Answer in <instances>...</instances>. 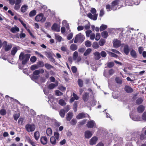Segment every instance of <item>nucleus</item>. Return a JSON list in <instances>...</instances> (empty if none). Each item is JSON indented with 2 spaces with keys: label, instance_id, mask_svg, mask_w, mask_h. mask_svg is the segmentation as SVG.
I'll list each match as a JSON object with an SVG mask.
<instances>
[{
  "label": "nucleus",
  "instance_id": "nucleus-1",
  "mask_svg": "<svg viewBox=\"0 0 146 146\" xmlns=\"http://www.w3.org/2000/svg\"><path fill=\"white\" fill-rule=\"evenodd\" d=\"M30 57L29 54H25L24 53L21 52L19 55V58L20 60H23L22 64H25L29 60Z\"/></svg>",
  "mask_w": 146,
  "mask_h": 146
},
{
  "label": "nucleus",
  "instance_id": "nucleus-2",
  "mask_svg": "<svg viewBox=\"0 0 146 146\" xmlns=\"http://www.w3.org/2000/svg\"><path fill=\"white\" fill-rule=\"evenodd\" d=\"M85 37L81 33H80L76 35L74 40V42L76 43L78 42L82 43L84 40Z\"/></svg>",
  "mask_w": 146,
  "mask_h": 146
},
{
  "label": "nucleus",
  "instance_id": "nucleus-3",
  "mask_svg": "<svg viewBox=\"0 0 146 146\" xmlns=\"http://www.w3.org/2000/svg\"><path fill=\"white\" fill-rule=\"evenodd\" d=\"M35 20L37 22L40 21L41 23H44L46 20V18L44 17L43 14L40 13L37 15L35 17Z\"/></svg>",
  "mask_w": 146,
  "mask_h": 146
},
{
  "label": "nucleus",
  "instance_id": "nucleus-4",
  "mask_svg": "<svg viewBox=\"0 0 146 146\" xmlns=\"http://www.w3.org/2000/svg\"><path fill=\"white\" fill-rule=\"evenodd\" d=\"M25 128L28 132H31L35 131V126L34 124L28 123L25 125Z\"/></svg>",
  "mask_w": 146,
  "mask_h": 146
},
{
  "label": "nucleus",
  "instance_id": "nucleus-5",
  "mask_svg": "<svg viewBox=\"0 0 146 146\" xmlns=\"http://www.w3.org/2000/svg\"><path fill=\"white\" fill-rule=\"evenodd\" d=\"M44 72V70L42 69H41L39 70H36L34 71L33 74L34 75L32 77V79H36L38 77L35 75H37L40 73L42 74Z\"/></svg>",
  "mask_w": 146,
  "mask_h": 146
},
{
  "label": "nucleus",
  "instance_id": "nucleus-6",
  "mask_svg": "<svg viewBox=\"0 0 146 146\" xmlns=\"http://www.w3.org/2000/svg\"><path fill=\"white\" fill-rule=\"evenodd\" d=\"M4 48L5 51L7 52L10 50L13 46L11 44H7V42L6 41L3 42Z\"/></svg>",
  "mask_w": 146,
  "mask_h": 146
},
{
  "label": "nucleus",
  "instance_id": "nucleus-7",
  "mask_svg": "<svg viewBox=\"0 0 146 146\" xmlns=\"http://www.w3.org/2000/svg\"><path fill=\"white\" fill-rule=\"evenodd\" d=\"M113 46L115 48H118L121 45V42L120 40L117 39H115L113 41Z\"/></svg>",
  "mask_w": 146,
  "mask_h": 146
},
{
  "label": "nucleus",
  "instance_id": "nucleus-8",
  "mask_svg": "<svg viewBox=\"0 0 146 146\" xmlns=\"http://www.w3.org/2000/svg\"><path fill=\"white\" fill-rule=\"evenodd\" d=\"M98 140L97 137L94 136L89 141L90 144L91 145H93L95 144Z\"/></svg>",
  "mask_w": 146,
  "mask_h": 146
},
{
  "label": "nucleus",
  "instance_id": "nucleus-9",
  "mask_svg": "<svg viewBox=\"0 0 146 146\" xmlns=\"http://www.w3.org/2000/svg\"><path fill=\"white\" fill-rule=\"evenodd\" d=\"M87 16L91 19L94 20H96L97 18L98 14H94L92 15L91 13H89L87 14Z\"/></svg>",
  "mask_w": 146,
  "mask_h": 146
},
{
  "label": "nucleus",
  "instance_id": "nucleus-10",
  "mask_svg": "<svg viewBox=\"0 0 146 146\" xmlns=\"http://www.w3.org/2000/svg\"><path fill=\"white\" fill-rule=\"evenodd\" d=\"M87 126L89 128H92L96 126V123L94 121L92 120H90L89 121L87 124Z\"/></svg>",
  "mask_w": 146,
  "mask_h": 146
},
{
  "label": "nucleus",
  "instance_id": "nucleus-11",
  "mask_svg": "<svg viewBox=\"0 0 146 146\" xmlns=\"http://www.w3.org/2000/svg\"><path fill=\"white\" fill-rule=\"evenodd\" d=\"M86 116H89L87 114L82 113H79L76 116V118L78 119H80L86 117Z\"/></svg>",
  "mask_w": 146,
  "mask_h": 146
},
{
  "label": "nucleus",
  "instance_id": "nucleus-12",
  "mask_svg": "<svg viewBox=\"0 0 146 146\" xmlns=\"http://www.w3.org/2000/svg\"><path fill=\"white\" fill-rule=\"evenodd\" d=\"M40 140L41 143L43 145H46L47 143V138L45 136L42 137L40 138Z\"/></svg>",
  "mask_w": 146,
  "mask_h": 146
},
{
  "label": "nucleus",
  "instance_id": "nucleus-13",
  "mask_svg": "<svg viewBox=\"0 0 146 146\" xmlns=\"http://www.w3.org/2000/svg\"><path fill=\"white\" fill-rule=\"evenodd\" d=\"M92 135V133L89 131H87L85 132V137L86 139L90 138Z\"/></svg>",
  "mask_w": 146,
  "mask_h": 146
},
{
  "label": "nucleus",
  "instance_id": "nucleus-14",
  "mask_svg": "<svg viewBox=\"0 0 146 146\" xmlns=\"http://www.w3.org/2000/svg\"><path fill=\"white\" fill-rule=\"evenodd\" d=\"M137 110L139 113H142L145 110V107L143 105H140L138 107Z\"/></svg>",
  "mask_w": 146,
  "mask_h": 146
},
{
  "label": "nucleus",
  "instance_id": "nucleus-15",
  "mask_svg": "<svg viewBox=\"0 0 146 146\" xmlns=\"http://www.w3.org/2000/svg\"><path fill=\"white\" fill-rule=\"evenodd\" d=\"M89 97V93L85 92L82 96V99L84 101H86L88 100Z\"/></svg>",
  "mask_w": 146,
  "mask_h": 146
},
{
  "label": "nucleus",
  "instance_id": "nucleus-16",
  "mask_svg": "<svg viewBox=\"0 0 146 146\" xmlns=\"http://www.w3.org/2000/svg\"><path fill=\"white\" fill-rule=\"evenodd\" d=\"M58 85V83L56 82L55 84L53 83H51L49 84L48 86V88L50 89H52L54 88L55 87Z\"/></svg>",
  "mask_w": 146,
  "mask_h": 146
},
{
  "label": "nucleus",
  "instance_id": "nucleus-17",
  "mask_svg": "<svg viewBox=\"0 0 146 146\" xmlns=\"http://www.w3.org/2000/svg\"><path fill=\"white\" fill-rule=\"evenodd\" d=\"M52 29L53 30L57 32H59L60 31L59 28L57 24H54L52 27Z\"/></svg>",
  "mask_w": 146,
  "mask_h": 146
},
{
  "label": "nucleus",
  "instance_id": "nucleus-18",
  "mask_svg": "<svg viewBox=\"0 0 146 146\" xmlns=\"http://www.w3.org/2000/svg\"><path fill=\"white\" fill-rule=\"evenodd\" d=\"M73 113L71 112H69L66 115V119L68 121H70L73 117Z\"/></svg>",
  "mask_w": 146,
  "mask_h": 146
},
{
  "label": "nucleus",
  "instance_id": "nucleus-19",
  "mask_svg": "<svg viewBox=\"0 0 146 146\" xmlns=\"http://www.w3.org/2000/svg\"><path fill=\"white\" fill-rule=\"evenodd\" d=\"M125 90L126 92L128 93H130L133 92L132 88L130 86H126L125 88Z\"/></svg>",
  "mask_w": 146,
  "mask_h": 146
},
{
  "label": "nucleus",
  "instance_id": "nucleus-20",
  "mask_svg": "<svg viewBox=\"0 0 146 146\" xmlns=\"http://www.w3.org/2000/svg\"><path fill=\"white\" fill-rule=\"evenodd\" d=\"M130 54L131 56L134 58H136L137 57V53L133 50H132L131 51Z\"/></svg>",
  "mask_w": 146,
  "mask_h": 146
},
{
  "label": "nucleus",
  "instance_id": "nucleus-21",
  "mask_svg": "<svg viewBox=\"0 0 146 146\" xmlns=\"http://www.w3.org/2000/svg\"><path fill=\"white\" fill-rule=\"evenodd\" d=\"M50 141L52 145H55L56 144V139L54 136H52L50 138Z\"/></svg>",
  "mask_w": 146,
  "mask_h": 146
},
{
  "label": "nucleus",
  "instance_id": "nucleus-22",
  "mask_svg": "<svg viewBox=\"0 0 146 146\" xmlns=\"http://www.w3.org/2000/svg\"><path fill=\"white\" fill-rule=\"evenodd\" d=\"M19 31V29L18 27H13L12 28L10 31L13 33H15L16 32H18Z\"/></svg>",
  "mask_w": 146,
  "mask_h": 146
},
{
  "label": "nucleus",
  "instance_id": "nucleus-23",
  "mask_svg": "<svg viewBox=\"0 0 146 146\" xmlns=\"http://www.w3.org/2000/svg\"><path fill=\"white\" fill-rule=\"evenodd\" d=\"M123 51L126 55H128L129 53V47L128 45H126L124 46L123 49Z\"/></svg>",
  "mask_w": 146,
  "mask_h": 146
},
{
  "label": "nucleus",
  "instance_id": "nucleus-24",
  "mask_svg": "<svg viewBox=\"0 0 146 146\" xmlns=\"http://www.w3.org/2000/svg\"><path fill=\"white\" fill-rule=\"evenodd\" d=\"M28 9V6L26 5H23L21 9V12L23 13L25 12Z\"/></svg>",
  "mask_w": 146,
  "mask_h": 146
},
{
  "label": "nucleus",
  "instance_id": "nucleus-25",
  "mask_svg": "<svg viewBox=\"0 0 146 146\" xmlns=\"http://www.w3.org/2000/svg\"><path fill=\"white\" fill-rule=\"evenodd\" d=\"M52 130L50 128H48L46 129V133L47 136H51L52 135Z\"/></svg>",
  "mask_w": 146,
  "mask_h": 146
},
{
  "label": "nucleus",
  "instance_id": "nucleus-26",
  "mask_svg": "<svg viewBox=\"0 0 146 146\" xmlns=\"http://www.w3.org/2000/svg\"><path fill=\"white\" fill-rule=\"evenodd\" d=\"M95 56V58L96 60H98L100 58V53L98 52H96L94 53Z\"/></svg>",
  "mask_w": 146,
  "mask_h": 146
},
{
  "label": "nucleus",
  "instance_id": "nucleus-27",
  "mask_svg": "<svg viewBox=\"0 0 146 146\" xmlns=\"http://www.w3.org/2000/svg\"><path fill=\"white\" fill-rule=\"evenodd\" d=\"M34 137L36 141L38 140L40 137V134L38 132H35L34 133Z\"/></svg>",
  "mask_w": 146,
  "mask_h": 146
},
{
  "label": "nucleus",
  "instance_id": "nucleus-28",
  "mask_svg": "<svg viewBox=\"0 0 146 146\" xmlns=\"http://www.w3.org/2000/svg\"><path fill=\"white\" fill-rule=\"evenodd\" d=\"M78 48L77 45L75 44H72L70 46V49L72 51H75Z\"/></svg>",
  "mask_w": 146,
  "mask_h": 146
},
{
  "label": "nucleus",
  "instance_id": "nucleus-29",
  "mask_svg": "<svg viewBox=\"0 0 146 146\" xmlns=\"http://www.w3.org/2000/svg\"><path fill=\"white\" fill-rule=\"evenodd\" d=\"M18 49L16 47H13L11 51V54L14 56L17 51Z\"/></svg>",
  "mask_w": 146,
  "mask_h": 146
},
{
  "label": "nucleus",
  "instance_id": "nucleus-30",
  "mask_svg": "<svg viewBox=\"0 0 146 146\" xmlns=\"http://www.w3.org/2000/svg\"><path fill=\"white\" fill-rule=\"evenodd\" d=\"M121 3L120 1L119 0H115L112 3V4L114 5L115 6L118 7L119 5Z\"/></svg>",
  "mask_w": 146,
  "mask_h": 146
},
{
  "label": "nucleus",
  "instance_id": "nucleus-31",
  "mask_svg": "<svg viewBox=\"0 0 146 146\" xmlns=\"http://www.w3.org/2000/svg\"><path fill=\"white\" fill-rule=\"evenodd\" d=\"M54 35L55 39L59 42H60L62 40V38L60 36L56 34H55Z\"/></svg>",
  "mask_w": 146,
  "mask_h": 146
},
{
  "label": "nucleus",
  "instance_id": "nucleus-32",
  "mask_svg": "<svg viewBox=\"0 0 146 146\" xmlns=\"http://www.w3.org/2000/svg\"><path fill=\"white\" fill-rule=\"evenodd\" d=\"M101 35L103 38H106L108 36V33L106 31H104L102 33Z\"/></svg>",
  "mask_w": 146,
  "mask_h": 146
},
{
  "label": "nucleus",
  "instance_id": "nucleus-33",
  "mask_svg": "<svg viewBox=\"0 0 146 146\" xmlns=\"http://www.w3.org/2000/svg\"><path fill=\"white\" fill-rule=\"evenodd\" d=\"M36 11L35 10H33L31 11L29 13V17H31L35 16L36 14Z\"/></svg>",
  "mask_w": 146,
  "mask_h": 146
},
{
  "label": "nucleus",
  "instance_id": "nucleus-34",
  "mask_svg": "<svg viewBox=\"0 0 146 146\" xmlns=\"http://www.w3.org/2000/svg\"><path fill=\"white\" fill-rule=\"evenodd\" d=\"M78 53L77 51H75L73 54V59L74 60H76L77 58Z\"/></svg>",
  "mask_w": 146,
  "mask_h": 146
},
{
  "label": "nucleus",
  "instance_id": "nucleus-35",
  "mask_svg": "<svg viewBox=\"0 0 146 146\" xmlns=\"http://www.w3.org/2000/svg\"><path fill=\"white\" fill-rule=\"evenodd\" d=\"M58 104L61 106H65L66 103L64 101L63 99H60L59 100L58 102Z\"/></svg>",
  "mask_w": 146,
  "mask_h": 146
},
{
  "label": "nucleus",
  "instance_id": "nucleus-36",
  "mask_svg": "<svg viewBox=\"0 0 146 146\" xmlns=\"http://www.w3.org/2000/svg\"><path fill=\"white\" fill-rule=\"evenodd\" d=\"M92 51V49L90 48H88L84 53V55L85 56L89 54Z\"/></svg>",
  "mask_w": 146,
  "mask_h": 146
},
{
  "label": "nucleus",
  "instance_id": "nucleus-37",
  "mask_svg": "<svg viewBox=\"0 0 146 146\" xmlns=\"http://www.w3.org/2000/svg\"><path fill=\"white\" fill-rule=\"evenodd\" d=\"M59 114L62 117H64L65 115V111L64 110H61Z\"/></svg>",
  "mask_w": 146,
  "mask_h": 146
},
{
  "label": "nucleus",
  "instance_id": "nucleus-38",
  "mask_svg": "<svg viewBox=\"0 0 146 146\" xmlns=\"http://www.w3.org/2000/svg\"><path fill=\"white\" fill-rule=\"evenodd\" d=\"M107 27V26L106 25H102L100 27V31H103L106 29Z\"/></svg>",
  "mask_w": 146,
  "mask_h": 146
},
{
  "label": "nucleus",
  "instance_id": "nucleus-39",
  "mask_svg": "<svg viewBox=\"0 0 146 146\" xmlns=\"http://www.w3.org/2000/svg\"><path fill=\"white\" fill-rule=\"evenodd\" d=\"M91 45V42L90 40H88L85 42V45L87 47H90Z\"/></svg>",
  "mask_w": 146,
  "mask_h": 146
},
{
  "label": "nucleus",
  "instance_id": "nucleus-40",
  "mask_svg": "<svg viewBox=\"0 0 146 146\" xmlns=\"http://www.w3.org/2000/svg\"><path fill=\"white\" fill-rule=\"evenodd\" d=\"M132 119L135 121H139L141 120V118L140 117L138 116H135L132 118Z\"/></svg>",
  "mask_w": 146,
  "mask_h": 146
},
{
  "label": "nucleus",
  "instance_id": "nucleus-41",
  "mask_svg": "<svg viewBox=\"0 0 146 146\" xmlns=\"http://www.w3.org/2000/svg\"><path fill=\"white\" fill-rule=\"evenodd\" d=\"M62 24L64 26H65L67 30H69V26L68 24L66 23V21L65 20H64L62 21Z\"/></svg>",
  "mask_w": 146,
  "mask_h": 146
},
{
  "label": "nucleus",
  "instance_id": "nucleus-42",
  "mask_svg": "<svg viewBox=\"0 0 146 146\" xmlns=\"http://www.w3.org/2000/svg\"><path fill=\"white\" fill-rule=\"evenodd\" d=\"M92 47L94 48H98L99 47V46L98 42H94L93 44Z\"/></svg>",
  "mask_w": 146,
  "mask_h": 146
},
{
  "label": "nucleus",
  "instance_id": "nucleus-43",
  "mask_svg": "<svg viewBox=\"0 0 146 146\" xmlns=\"http://www.w3.org/2000/svg\"><path fill=\"white\" fill-rule=\"evenodd\" d=\"M44 66L48 69H50L51 68H53V67L52 65L48 63L45 64L44 65Z\"/></svg>",
  "mask_w": 146,
  "mask_h": 146
},
{
  "label": "nucleus",
  "instance_id": "nucleus-44",
  "mask_svg": "<svg viewBox=\"0 0 146 146\" xmlns=\"http://www.w3.org/2000/svg\"><path fill=\"white\" fill-rule=\"evenodd\" d=\"M78 83L79 86L80 87H82L83 85V82L81 79H79L78 80Z\"/></svg>",
  "mask_w": 146,
  "mask_h": 146
},
{
  "label": "nucleus",
  "instance_id": "nucleus-45",
  "mask_svg": "<svg viewBox=\"0 0 146 146\" xmlns=\"http://www.w3.org/2000/svg\"><path fill=\"white\" fill-rule=\"evenodd\" d=\"M92 33V31L90 30H87L86 31V36L87 37H89L90 35V34H91Z\"/></svg>",
  "mask_w": 146,
  "mask_h": 146
},
{
  "label": "nucleus",
  "instance_id": "nucleus-46",
  "mask_svg": "<svg viewBox=\"0 0 146 146\" xmlns=\"http://www.w3.org/2000/svg\"><path fill=\"white\" fill-rule=\"evenodd\" d=\"M116 82L119 84H121L122 83V80L121 79L118 77H116L115 79Z\"/></svg>",
  "mask_w": 146,
  "mask_h": 146
},
{
  "label": "nucleus",
  "instance_id": "nucleus-47",
  "mask_svg": "<svg viewBox=\"0 0 146 146\" xmlns=\"http://www.w3.org/2000/svg\"><path fill=\"white\" fill-rule=\"evenodd\" d=\"M54 135L55 137V139L57 140H58L59 136V134L57 132H55L54 133Z\"/></svg>",
  "mask_w": 146,
  "mask_h": 146
},
{
  "label": "nucleus",
  "instance_id": "nucleus-48",
  "mask_svg": "<svg viewBox=\"0 0 146 146\" xmlns=\"http://www.w3.org/2000/svg\"><path fill=\"white\" fill-rule=\"evenodd\" d=\"M108 54L111 56V57L117 58V56L115 54L113 53L110 52H108Z\"/></svg>",
  "mask_w": 146,
  "mask_h": 146
},
{
  "label": "nucleus",
  "instance_id": "nucleus-49",
  "mask_svg": "<svg viewBox=\"0 0 146 146\" xmlns=\"http://www.w3.org/2000/svg\"><path fill=\"white\" fill-rule=\"evenodd\" d=\"M143 100L141 98H139L137 99L136 101V103L137 104H140L142 103Z\"/></svg>",
  "mask_w": 146,
  "mask_h": 146
},
{
  "label": "nucleus",
  "instance_id": "nucleus-50",
  "mask_svg": "<svg viewBox=\"0 0 146 146\" xmlns=\"http://www.w3.org/2000/svg\"><path fill=\"white\" fill-rule=\"evenodd\" d=\"M73 33H70L67 36V38L68 40H70L73 37Z\"/></svg>",
  "mask_w": 146,
  "mask_h": 146
},
{
  "label": "nucleus",
  "instance_id": "nucleus-51",
  "mask_svg": "<svg viewBox=\"0 0 146 146\" xmlns=\"http://www.w3.org/2000/svg\"><path fill=\"white\" fill-rule=\"evenodd\" d=\"M142 119L144 121H146V111L144 112L142 114Z\"/></svg>",
  "mask_w": 146,
  "mask_h": 146
},
{
  "label": "nucleus",
  "instance_id": "nucleus-52",
  "mask_svg": "<svg viewBox=\"0 0 146 146\" xmlns=\"http://www.w3.org/2000/svg\"><path fill=\"white\" fill-rule=\"evenodd\" d=\"M48 98L49 101L51 103L53 102L54 100L55 99L54 97L52 96H50L48 97Z\"/></svg>",
  "mask_w": 146,
  "mask_h": 146
},
{
  "label": "nucleus",
  "instance_id": "nucleus-53",
  "mask_svg": "<svg viewBox=\"0 0 146 146\" xmlns=\"http://www.w3.org/2000/svg\"><path fill=\"white\" fill-rule=\"evenodd\" d=\"M0 113L2 115H5L6 113V111L4 109H1L0 111Z\"/></svg>",
  "mask_w": 146,
  "mask_h": 146
},
{
  "label": "nucleus",
  "instance_id": "nucleus-54",
  "mask_svg": "<svg viewBox=\"0 0 146 146\" xmlns=\"http://www.w3.org/2000/svg\"><path fill=\"white\" fill-rule=\"evenodd\" d=\"M38 68L37 65L35 64L31 66V70H34Z\"/></svg>",
  "mask_w": 146,
  "mask_h": 146
},
{
  "label": "nucleus",
  "instance_id": "nucleus-55",
  "mask_svg": "<svg viewBox=\"0 0 146 146\" xmlns=\"http://www.w3.org/2000/svg\"><path fill=\"white\" fill-rule=\"evenodd\" d=\"M30 60L31 62L34 63L36 60V57L35 56H32L30 58Z\"/></svg>",
  "mask_w": 146,
  "mask_h": 146
},
{
  "label": "nucleus",
  "instance_id": "nucleus-56",
  "mask_svg": "<svg viewBox=\"0 0 146 146\" xmlns=\"http://www.w3.org/2000/svg\"><path fill=\"white\" fill-rule=\"evenodd\" d=\"M100 38V35L99 33H97L96 34V36L95 40H96L98 41V40Z\"/></svg>",
  "mask_w": 146,
  "mask_h": 146
},
{
  "label": "nucleus",
  "instance_id": "nucleus-57",
  "mask_svg": "<svg viewBox=\"0 0 146 146\" xmlns=\"http://www.w3.org/2000/svg\"><path fill=\"white\" fill-rule=\"evenodd\" d=\"M56 94L58 96H60L62 94V93L58 90H55Z\"/></svg>",
  "mask_w": 146,
  "mask_h": 146
},
{
  "label": "nucleus",
  "instance_id": "nucleus-58",
  "mask_svg": "<svg viewBox=\"0 0 146 146\" xmlns=\"http://www.w3.org/2000/svg\"><path fill=\"white\" fill-rule=\"evenodd\" d=\"M106 8L108 11L112 10L111 8V6L109 5H106Z\"/></svg>",
  "mask_w": 146,
  "mask_h": 146
},
{
  "label": "nucleus",
  "instance_id": "nucleus-59",
  "mask_svg": "<svg viewBox=\"0 0 146 146\" xmlns=\"http://www.w3.org/2000/svg\"><path fill=\"white\" fill-rule=\"evenodd\" d=\"M29 143L33 146H37V144L36 143L31 140L29 141Z\"/></svg>",
  "mask_w": 146,
  "mask_h": 146
},
{
  "label": "nucleus",
  "instance_id": "nucleus-60",
  "mask_svg": "<svg viewBox=\"0 0 146 146\" xmlns=\"http://www.w3.org/2000/svg\"><path fill=\"white\" fill-rule=\"evenodd\" d=\"M95 35L94 33H92L90 34L89 36L90 39L92 40H93L95 38Z\"/></svg>",
  "mask_w": 146,
  "mask_h": 146
},
{
  "label": "nucleus",
  "instance_id": "nucleus-61",
  "mask_svg": "<svg viewBox=\"0 0 146 146\" xmlns=\"http://www.w3.org/2000/svg\"><path fill=\"white\" fill-rule=\"evenodd\" d=\"M105 41L104 40H100L99 42V44L101 46H102L104 45L105 43Z\"/></svg>",
  "mask_w": 146,
  "mask_h": 146
},
{
  "label": "nucleus",
  "instance_id": "nucleus-62",
  "mask_svg": "<svg viewBox=\"0 0 146 146\" xmlns=\"http://www.w3.org/2000/svg\"><path fill=\"white\" fill-rule=\"evenodd\" d=\"M76 123V120L74 119H72L70 122L71 124L73 125H75Z\"/></svg>",
  "mask_w": 146,
  "mask_h": 146
},
{
  "label": "nucleus",
  "instance_id": "nucleus-63",
  "mask_svg": "<svg viewBox=\"0 0 146 146\" xmlns=\"http://www.w3.org/2000/svg\"><path fill=\"white\" fill-rule=\"evenodd\" d=\"M114 65V63L113 62H109L107 65L108 67L109 68H111L113 67Z\"/></svg>",
  "mask_w": 146,
  "mask_h": 146
},
{
  "label": "nucleus",
  "instance_id": "nucleus-64",
  "mask_svg": "<svg viewBox=\"0 0 146 146\" xmlns=\"http://www.w3.org/2000/svg\"><path fill=\"white\" fill-rule=\"evenodd\" d=\"M101 55L103 57H105L106 56L107 54L104 51H102L100 53Z\"/></svg>",
  "mask_w": 146,
  "mask_h": 146
}]
</instances>
